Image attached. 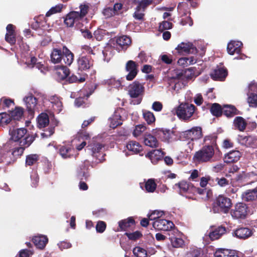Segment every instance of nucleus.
Segmentation results:
<instances>
[{
  "mask_svg": "<svg viewBox=\"0 0 257 257\" xmlns=\"http://www.w3.org/2000/svg\"><path fill=\"white\" fill-rule=\"evenodd\" d=\"M215 181L217 183V184L221 187L228 186L230 183L228 180L223 177L221 178L217 177L215 179Z\"/></svg>",
  "mask_w": 257,
  "mask_h": 257,
  "instance_id": "nucleus-53",
  "label": "nucleus"
},
{
  "mask_svg": "<svg viewBox=\"0 0 257 257\" xmlns=\"http://www.w3.org/2000/svg\"><path fill=\"white\" fill-rule=\"evenodd\" d=\"M153 226L157 230L168 231L174 227V224L171 221L160 218L153 222Z\"/></svg>",
  "mask_w": 257,
  "mask_h": 257,
  "instance_id": "nucleus-12",
  "label": "nucleus"
},
{
  "mask_svg": "<svg viewBox=\"0 0 257 257\" xmlns=\"http://www.w3.org/2000/svg\"><path fill=\"white\" fill-rule=\"evenodd\" d=\"M235 127L240 132H243L246 127V121L241 116H236L233 120Z\"/></svg>",
  "mask_w": 257,
  "mask_h": 257,
  "instance_id": "nucleus-32",
  "label": "nucleus"
},
{
  "mask_svg": "<svg viewBox=\"0 0 257 257\" xmlns=\"http://www.w3.org/2000/svg\"><path fill=\"white\" fill-rule=\"evenodd\" d=\"M80 11V12H76L78 17L80 18H84V17L87 14L89 10V6L87 5L84 4L81 5L79 6Z\"/></svg>",
  "mask_w": 257,
  "mask_h": 257,
  "instance_id": "nucleus-48",
  "label": "nucleus"
},
{
  "mask_svg": "<svg viewBox=\"0 0 257 257\" xmlns=\"http://www.w3.org/2000/svg\"><path fill=\"white\" fill-rule=\"evenodd\" d=\"M49 123L48 115L46 113H42L38 118V124L40 128L45 127Z\"/></svg>",
  "mask_w": 257,
  "mask_h": 257,
  "instance_id": "nucleus-35",
  "label": "nucleus"
},
{
  "mask_svg": "<svg viewBox=\"0 0 257 257\" xmlns=\"http://www.w3.org/2000/svg\"><path fill=\"white\" fill-rule=\"evenodd\" d=\"M157 187V184L153 179H149L145 183V188L148 192H154Z\"/></svg>",
  "mask_w": 257,
  "mask_h": 257,
  "instance_id": "nucleus-41",
  "label": "nucleus"
},
{
  "mask_svg": "<svg viewBox=\"0 0 257 257\" xmlns=\"http://www.w3.org/2000/svg\"><path fill=\"white\" fill-rule=\"evenodd\" d=\"M242 45L240 42L232 41L230 42L227 47V52L229 54L233 55L234 54H239L241 52L240 46Z\"/></svg>",
  "mask_w": 257,
  "mask_h": 257,
  "instance_id": "nucleus-24",
  "label": "nucleus"
},
{
  "mask_svg": "<svg viewBox=\"0 0 257 257\" xmlns=\"http://www.w3.org/2000/svg\"><path fill=\"white\" fill-rule=\"evenodd\" d=\"M104 147V144L93 140L89 143L87 147L91 151V155L98 160L99 162H102L105 160V154L102 151Z\"/></svg>",
  "mask_w": 257,
  "mask_h": 257,
  "instance_id": "nucleus-8",
  "label": "nucleus"
},
{
  "mask_svg": "<svg viewBox=\"0 0 257 257\" xmlns=\"http://www.w3.org/2000/svg\"><path fill=\"white\" fill-rule=\"evenodd\" d=\"M39 156L37 154H30L26 156V164L28 166H32L37 162Z\"/></svg>",
  "mask_w": 257,
  "mask_h": 257,
  "instance_id": "nucleus-40",
  "label": "nucleus"
},
{
  "mask_svg": "<svg viewBox=\"0 0 257 257\" xmlns=\"http://www.w3.org/2000/svg\"><path fill=\"white\" fill-rule=\"evenodd\" d=\"M1 101L3 102V106L4 107L9 108L11 105H14L15 104L14 100L11 98L3 97L1 98Z\"/></svg>",
  "mask_w": 257,
  "mask_h": 257,
  "instance_id": "nucleus-59",
  "label": "nucleus"
},
{
  "mask_svg": "<svg viewBox=\"0 0 257 257\" xmlns=\"http://www.w3.org/2000/svg\"><path fill=\"white\" fill-rule=\"evenodd\" d=\"M103 14L107 18H110L115 15L113 8L110 7L105 8L103 11Z\"/></svg>",
  "mask_w": 257,
  "mask_h": 257,
  "instance_id": "nucleus-63",
  "label": "nucleus"
},
{
  "mask_svg": "<svg viewBox=\"0 0 257 257\" xmlns=\"http://www.w3.org/2000/svg\"><path fill=\"white\" fill-rule=\"evenodd\" d=\"M180 139L182 141H188L187 146L191 151L194 149V141H196L203 137L202 128L201 126H193L190 129L182 132L180 133Z\"/></svg>",
  "mask_w": 257,
  "mask_h": 257,
  "instance_id": "nucleus-4",
  "label": "nucleus"
},
{
  "mask_svg": "<svg viewBox=\"0 0 257 257\" xmlns=\"http://www.w3.org/2000/svg\"><path fill=\"white\" fill-rule=\"evenodd\" d=\"M245 146L253 148H257V137L253 138L251 136H245L243 138Z\"/></svg>",
  "mask_w": 257,
  "mask_h": 257,
  "instance_id": "nucleus-36",
  "label": "nucleus"
},
{
  "mask_svg": "<svg viewBox=\"0 0 257 257\" xmlns=\"http://www.w3.org/2000/svg\"><path fill=\"white\" fill-rule=\"evenodd\" d=\"M227 74V70L224 66H217L210 74V76L214 80L223 81L226 77Z\"/></svg>",
  "mask_w": 257,
  "mask_h": 257,
  "instance_id": "nucleus-15",
  "label": "nucleus"
},
{
  "mask_svg": "<svg viewBox=\"0 0 257 257\" xmlns=\"http://www.w3.org/2000/svg\"><path fill=\"white\" fill-rule=\"evenodd\" d=\"M153 2L154 0H141L140 3L137 7H138V9L142 10V12H145L147 7L152 5Z\"/></svg>",
  "mask_w": 257,
  "mask_h": 257,
  "instance_id": "nucleus-50",
  "label": "nucleus"
},
{
  "mask_svg": "<svg viewBox=\"0 0 257 257\" xmlns=\"http://www.w3.org/2000/svg\"><path fill=\"white\" fill-rule=\"evenodd\" d=\"M210 111L213 116L219 117L222 115L223 107L219 103H214L211 104Z\"/></svg>",
  "mask_w": 257,
  "mask_h": 257,
  "instance_id": "nucleus-34",
  "label": "nucleus"
},
{
  "mask_svg": "<svg viewBox=\"0 0 257 257\" xmlns=\"http://www.w3.org/2000/svg\"><path fill=\"white\" fill-rule=\"evenodd\" d=\"M196 106L189 103H182L177 107L176 113L178 117L185 121L191 120L196 109Z\"/></svg>",
  "mask_w": 257,
  "mask_h": 257,
  "instance_id": "nucleus-5",
  "label": "nucleus"
},
{
  "mask_svg": "<svg viewBox=\"0 0 257 257\" xmlns=\"http://www.w3.org/2000/svg\"><path fill=\"white\" fill-rule=\"evenodd\" d=\"M74 149L70 145L60 146L59 154L63 159L70 158L73 156Z\"/></svg>",
  "mask_w": 257,
  "mask_h": 257,
  "instance_id": "nucleus-23",
  "label": "nucleus"
},
{
  "mask_svg": "<svg viewBox=\"0 0 257 257\" xmlns=\"http://www.w3.org/2000/svg\"><path fill=\"white\" fill-rule=\"evenodd\" d=\"M171 242L174 247H179L184 244V240L180 238L174 237L172 239Z\"/></svg>",
  "mask_w": 257,
  "mask_h": 257,
  "instance_id": "nucleus-62",
  "label": "nucleus"
},
{
  "mask_svg": "<svg viewBox=\"0 0 257 257\" xmlns=\"http://www.w3.org/2000/svg\"><path fill=\"white\" fill-rule=\"evenodd\" d=\"M68 81L69 83H82L85 81V77L84 76H77L74 74H72L70 76L68 77Z\"/></svg>",
  "mask_w": 257,
  "mask_h": 257,
  "instance_id": "nucleus-44",
  "label": "nucleus"
},
{
  "mask_svg": "<svg viewBox=\"0 0 257 257\" xmlns=\"http://www.w3.org/2000/svg\"><path fill=\"white\" fill-rule=\"evenodd\" d=\"M124 234L130 240L133 241L139 239L143 236L142 233L139 231H136L132 233L125 232Z\"/></svg>",
  "mask_w": 257,
  "mask_h": 257,
  "instance_id": "nucleus-47",
  "label": "nucleus"
},
{
  "mask_svg": "<svg viewBox=\"0 0 257 257\" xmlns=\"http://www.w3.org/2000/svg\"><path fill=\"white\" fill-rule=\"evenodd\" d=\"M6 41L10 43L11 45H13L16 43V34H6L5 36Z\"/></svg>",
  "mask_w": 257,
  "mask_h": 257,
  "instance_id": "nucleus-58",
  "label": "nucleus"
},
{
  "mask_svg": "<svg viewBox=\"0 0 257 257\" xmlns=\"http://www.w3.org/2000/svg\"><path fill=\"white\" fill-rule=\"evenodd\" d=\"M133 17L137 20L143 22L145 21V13L142 12V10L136 7Z\"/></svg>",
  "mask_w": 257,
  "mask_h": 257,
  "instance_id": "nucleus-45",
  "label": "nucleus"
},
{
  "mask_svg": "<svg viewBox=\"0 0 257 257\" xmlns=\"http://www.w3.org/2000/svg\"><path fill=\"white\" fill-rule=\"evenodd\" d=\"M32 241L37 248L43 249L48 242V238L45 235H38L34 236Z\"/></svg>",
  "mask_w": 257,
  "mask_h": 257,
  "instance_id": "nucleus-22",
  "label": "nucleus"
},
{
  "mask_svg": "<svg viewBox=\"0 0 257 257\" xmlns=\"http://www.w3.org/2000/svg\"><path fill=\"white\" fill-rule=\"evenodd\" d=\"M242 199L245 201H250L255 200L256 198L251 189L248 190L242 194Z\"/></svg>",
  "mask_w": 257,
  "mask_h": 257,
  "instance_id": "nucleus-46",
  "label": "nucleus"
},
{
  "mask_svg": "<svg viewBox=\"0 0 257 257\" xmlns=\"http://www.w3.org/2000/svg\"><path fill=\"white\" fill-rule=\"evenodd\" d=\"M253 229L248 227L239 226L233 230V236L240 239H246L253 235Z\"/></svg>",
  "mask_w": 257,
  "mask_h": 257,
  "instance_id": "nucleus-13",
  "label": "nucleus"
},
{
  "mask_svg": "<svg viewBox=\"0 0 257 257\" xmlns=\"http://www.w3.org/2000/svg\"><path fill=\"white\" fill-rule=\"evenodd\" d=\"M173 27V24L170 22L164 21L160 23L159 26V31L163 32L165 30L172 29Z\"/></svg>",
  "mask_w": 257,
  "mask_h": 257,
  "instance_id": "nucleus-49",
  "label": "nucleus"
},
{
  "mask_svg": "<svg viewBox=\"0 0 257 257\" xmlns=\"http://www.w3.org/2000/svg\"><path fill=\"white\" fill-rule=\"evenodd\" d=\"M180 24L182 26H185L188 24L190 26H192L193 24V21L190 16L182 18L181 19Z\"/></svg>",
  "mask_w": 257,
  "mask_h": 257,
  "instance_id": "nucleus-61",
  "label": "nucleus"
},
{
  "mask_svg": "<svg viewBox=\"0 0 257 257\" xmlns=\"http://www.w3.org/2000/svg\"><path fill=\"white\" fill-rule=\"evenodd\" d=\"M97 232L102 233L106 229V223L103 221H98L95 226Z\"/></svg>",
  "mask_w": 257,
  "mask_h": 257,
  "instance_id": "nucleus-51",
  "label": "nucleus"
},
{
  "mask_svg": "<svg viewBox=\"0 0 257 257\" xmlns=\"http://www.w3.org/2000/svg\"><path fill=\"white\" fill-rule=\"evenodd\" d=\"M232 206L230 198L223 195H220L215 199L213 203V209L214 212L227 213Z\"/></svg>",
  "mask_w": 257,
  "mask_h": 257,
  "instance_id": "nucleus-6",
  "label": "nucleus"
},
{
  "mask_svg": "<svg viewBox=\"0 0 257 257\" xmlns=\"http://www.w3.org/2000/svg\"><path fill=\"white\" fill-rule=\"evenodd\" d=\"M24 101L26 103L29 114L33 116L35 112L38 110L37 99L31 93L24 98Z\"/></svg>",
  "mask_w": 257,
  "mask_h": 257,
  "instance_id": "nucleus-10",
  "label": "nucleus"
},
{
  "mask_svg": "<svg viewBox=\"0 0 257 257\" xmlns=\"http://www.w3.org/2000/svg\"><path fill=\"white\" fill-rule=\"evenodd\" d=\"M110 127L112 128L122 124L121 116L118 110L115 111L113 114L109 118Z\"/></svg>",
  "mask_w": 257,
  "mask_h": 257,
  "instance_id": "nucleus-26",
  "label": "nucleus"
},
{
  "mask_svg": "<svg viewBox=\"0 0 257 257\" xmlns=\"http://www.w3.org/2000/svg\"><path fill=\"white\" fill-rule=\"evenodd\" d=\"M105 35L104 31L102 29H98L94 33V37L97 40L101 41L102 40Z\"/></svg>",
  "mask_w": 257,
  "mask_h": 257,
  "instance_id": "nucleus-64",
  "label": "nucleus"
},
{
  "mask_svg": "<svg viewBox=\"0 0 257 257\" xmlns=\"http://www.w3.org/2000/svg\"><path fill=\"white\" fill-rule=\"evenodd\" d=\"M89 162L85 161L83 164L81 166L80 170L78 172L77 177L80 180L84 179L86 180L88 178L89 175L88 172V166Z\"/></svg>",
  "mask_w": 257,
  "mask_h": 257,
  "instance_id": "nucleus-31",
  "label": "nucleus"
},
{
  "mask_svg": "<svg viewBox=\"0 0 257 257\" xmlns=\"http://www.w3.org/2000/svg\"><path fill=\"white\" fill-rule=\"evenodd\" d=\"M241 153L237 150L230 151L225 155L224 162L230 164L237 162L241 157Z\"/></svg>",
  "mask_w": 257,
  "mask_h": 257,
  "instance_id": "nucleus-19",
  "label": "nucleus"
},
{
  "mask_svg": "<svg viewBox=\"0 0 257 257\" xmlns=\"http://www.w3.org/2000/svg\"><path fill=\"white\" fill-rule=\"evenodd\" d=\"M116 44L122 49L126 50L132 43L131 39L126 35H122L116 38Z\"/></svg>",
  "mask_w": 257,
  "mask_h": 257,
  "instance_id": "nucleus-28",
  "label": "nucleus"
},
{
  "mask_svg": "<svg viewBox=\"0 0 257 257\" xmlns=\"http://www.w3.org/2000/svg\"><path fill=\"white\" fill-rule=\"evenodd\" d=\"M133 253L136 257H147V252L142 247L140 246L135 247L133 250Z\"/></svg>",
  "mask_w": 257,
  "mask_h": 257,
  "instance_id": "nucleus-43",
  "label": "nucleus"
},
{
  "mask_svg": "<svg viewBox=\"0 0 257 257\" xmlns=\"http://www.w3.org/2000/svg\"><path fill=\"white\" fill-rule=\"evenodd\" d=\"M143 117L148 124H151L155 121V117L153 112L148 110L143 111Z\"/></svg>",
  "mask_w": 257,
  "mask_h": 257,
  "instance_id": "nucleus-37",
  "label": "nucleus"
},
{
  "mask_svg": "<svg viewBox=\"0 0 257 257\" xmlns=\"http://www.w3.org/2000/svg\"><path fill=\"white\" fill-rule=\"evenodd\" d=\"M126 148L134 154H139L143 151V147L139 143L135 141L128 142L126 145Z\"/></svg>",
  "mask_w": 257,
  "mask_h": 257,
  "instance_id": "nucleus-30",
  "label": "nucleus"
},
{
  "mask_svg": "<svg viewBox=\"0 0 257 257\" xmlns=\"http://www.w3.org/2000/svg\"><path fill=\"white\" fill-rule=\"evenodd\" d=\"M135 225V221L132 217H130L118 222V226L121 231H126L128 228Z\"/></svg>",
  "mask_w": 257,
  "mask_h": 257,
  "instance_id": "nucleus-29",
  "label": "nucleus"
},
{
  "mask_svg": "<svg viewBox=\"0 0 257 257\" xmlns=\"http://www.w3.org/2000/svg\"><path fill=\"white\" fill-rule=\"evenodd\" d=\"M146 130L147 126L145 124L137 125L133 132V135L136 138L139 137L141 136Z\"/></svg>",
  "mask_w": 257,
  "mask_h": 257,
  "instance_id": "nucleus-39",
  "label": "nucleus"
},
{
  "mask_svg": "<svg viewBox=\"0 0 257 257\" xmlns=\"http://www.w3.org/2000/svg\"><path fill=\"white\" fill-rule=\"evenodd\" d=\"M87 98L85 97H79L75 99V104L77 107H84L86 105V100Z\"/></svg>",
  "mask_w": 257,
  "mask_h": 257,
  "instance_id": "nucleus-57",
  "label": "nucleus"
},
{
  "mask_svg": "<svg viewBox=\"0 0 257 257\" xmlns=\"http://www.w3.org/2000/svg\"><path fill=\"white\" fill-rule=\"evenodd\" d=\"M248 211L247 205L242 202L237 203L230 211V214L233 218L244 219L246 218Z\"/></svg>",
  "mask_w": 257,
  "mask_h": 257,
  "instance_id": "nucleus-9",
  "label": "nucleus"
},
{
  "mask_svg": "<svg viewBox=\"0 0 257 257\" xmlns=\"http://www.w3.org/2000/svg\"><path fill=\"white\" fill-rule=\"evenodd\" d=\"M62 7L60 6H56L51 8L46 13V17H50L51 15L60 12L61 11Z\"/></svg>",
  "mask_w": 257,
  "mask_h": 257,
  "instance_id": "nucleus-60",
  "label": "nucleus"
},
{
  "mask_svg": "<svg viewBox=\"0 0 257 257\" xmlns=\"http://www.w3.org/2000/svg\"><path fill=\"white\" fill-rule=\"evenodd\" d=\"M215 257H238L234 250L219 248L214 252Z\"/></svg>",
  "mask_w": 257,
  "mask_h": 257,
  "instance_id": "nucleus-21",
  "label": "nucleus"
},
{
  "mask_svg": "<svg viewBox=\"0 0 257 257\" xmlns=\"http://www.w3.org/2000/svg\"><path fill=\"white\" fill-rule=\"evenodd\" d=\"M179 53H196L197 49L191 43H181L176 48Z\"/></svg>",
  "mask_w": 257,
  "mask_h": 257,
  "instance_id": "nucleus-17",
  "label": "nucleus"
},
{
  "mask_svg": "<svg viewBox=\"0 0 257 257\" xmlns=\"http://www.w3.org/2000/svg\"><path fill=\"white\" fill-rule=\"evenodd\" d=\"M143 136V142L146 146L151 148H157L159 146L156 138L151 134L146 133Z\"/></svg>",
  "mask_w": 257,
  "mask_h": 257,
  "instance_id": "nucleus-20",
  "label": "nucleus"
},
{
  "mask_svg": "<svg viewBox=\"0 0 257 257\" xmlns=\"http://www.w3.org/2000/svg\"><path fill=\"white\" fill-rule=\"evenodd\" d=\"M70 74V70L66 66H62L57 71V74L61 80L67 78Z\"/></svg>",
  "mask_w": 257,
  "mask_h": 257,
  "instance_id": "nucleus-38",
  "label": "nucleus"
},
{
  "mask_svg": "<svg viewBox=\"0 0 257 257\" xmlns=\"http://www.w3.org/2000/svg\"><path fill=\"white\" fill-rule=\"evenodd\" d=\"M51 61L54 64L61 63L70 66L74 60V54L68 48L63 46L62 48H53L50 55Z\"/></svg>",
  "mask_w": 257,
  "mask_h": 257,
  "instance_id": "nucleus-2",
  "label": "nucleus"
},
{
  "mask_svg": "<svg viewBox=\"0 0 257 257\" xmlns=\"http://www.w3.org/2000/svg\"><path fill=\"white\" fill-rule=\"evenodd\" d=\"M154 135L163 141H168L171 138V131L163 128L153 130Z\"/></svg>",
  "mask_w": 257,
  "mask_h": 257,
  "instance_id": "nucleus-18",
  "label": "nucleus"
},
{
  "mask_svg": "<svg viewBox=\"0 0 257 257\" xmlns=\"http://www.w3.org/2000/svg\"><path fill=\"white\" fill-rule=\"evenodd\" d=\"M76 11H72L68 13L64 20V24L68 27H72L75 25V22L79 18Z\"/></svg>",
  "mask_w": 257,
  "mask_h": 257,
  "instance_id": "nucleus-27",
  "label": "nucleus"
},
{
  "mask_svg": "<svg viewBox=\"0 0 257 257\" xmlns=\"http://www.w3.org/2000/svg\"><path fill=\"white\" fill-rule=\"evenodd\" d=\"M226 232V228L222 225L217 227H212L209 233V237L211 240L219 239Z\"/></svg>",
  "mask_w": 257,
  "mask_h": 257,
  "instance_id": "nucleus-16",
  "label": "nucleus"
},
{
  "mask_svg": "<svg viewBox=\"0 0 257 257\" xmlns=\"http://www.w3.org/2000/svg\"><path fill=\"white\" fill-rule=\"evenodd\" d=\"M222 114L227 117H232L235 115L240 114L241 112L233 105H224Z\"/></svg>",
  "mask_w": 257,
  "mask_h": 257,
  "instance_id": "nucleus-25",
  "label": "nucleus"
},
{
  "mask_svg": "<svg viewBox=\"0 0 257 257\" xmlns=\"http://www.w3.org/2000/svg\"><path fill=\"white\" fill-rule=\"evenodd\" d=\"M27 148V147L24 146H20L19 147L15 148L12 152V155L15 157H20L23 154L25 148Z\"/></svg>",
  "mask_w": 257,
  "mask_h": 257,
  "instance_id": "nucleus-55",
  "label": "nucleus"
},
{
  "mask_svg": "<svg viewBox=\"0 0 257 257\" xmlns=\"http://www.w3.org/2000/svg\"><path fill=\"white\" fill-rule=\"evenodd\" d=\"M176 185H178L179 188H180V191L183 193L187 192L190 187V184L187 183L186 181H182L179 182L178 184H176Z\"/></svg>",
  "mask_w": 257,
  "mask_h": 257,
  "instance_id": "nucleus-52",
  "label": "nucleus"
},
{
  "mask_svg": "<svg viewBox=\"0 0 257 257\" xmlns=\"http://www.w3.org/2000/svg\"><path fill=\"white\" fill-rule=\"evenodd\" d=\"M139 64L133 60H128L125 64V70L128 72L126 79L132 81L135 79L139 72Z\"/></svg>",
  "mask_w": 257,
  "mask_h": 257,
  "instance_id": "nucleus-11",
  "label": "nucleus"
},
{
  "mask_svg": "<svg viewBox=\"0 0 257 257\" xmlns=\"http://www.w3.org/2000/svg\"><path fill=\"white\" fill-rule=\"evenodd\" d=\"M247 102L250 107H257V94L254 93H250L247 94Z\"/></svg>",
  "mask_w": 257,
  "mask_h": 257,
  "instance_id": "nucleus-42",
  "label": "nucleus"
},
{
  "mask_svg": "<svg viewBox=\"0 0 257 257\" xmlns=\"http://www.w3.org/2000/svg\"><path fill=\"white\" fill-rule=\"evenodd\" d=\"M79 70H86L93 66V60L90 56H82L77 60Z\"/></svg>",
  "mask_w": 257,
  "mask_h": 257,
  "instance_id": "nucleus-14",
  "label": "nucleus"
},
{
  "mask_svg": "<svg viewBox=\"0 0 257 257\" xmlns=\"http://www.w3.org/2000/svg\"><path fill=\"white\" fill-rule=\"evenodd\" d=\"M27 130L25 128L10 129V139L15 142H19L20 146L29 147L35 140L33 136L27 135Z\"/></svg>",
  "mask_w": 257,
  "mask_h": 257,
  "instance_id": "nucleus-3",
  "label": "nucleus"
},
{
  "mask_svg": "<svg viewBox=\"0 0 257 257\" xmlns=\"http://www.w3.org/2000/svg\"><path fill=\"white\" fill-rule=\"evenodd\" d=\"M145 89L144 84L136 80L128 86L127 93L131 98H137L141 97V98L137 100V104H140L142 101V97L145 93Z\"/></svg>",
  "mask_w": 257,
  "mask_h": 257,
  "instance_id": "nucleus-7",
  "label": "nucleus"
},
{
  "mask_svg": "<svg viewBox=\"0 0 257 257\" xmlns=\"http://www.w3.org/2000/svg\"><path fill=\"white\" fill-rule=\"evenodd\" d=\"M2 113H4V115H3V118L2 119V124H1V125L3 126L4 125L9 124L11 122L12 123H13L9 114H8L6 112H2Z\"/></svg>",
  "mask_w": 257,
  "mask_h": 257,
  "instance_id": "nucleus-56",
  "label": "nucleus"
},
{
  "mask_svg": "<svg viewBox=\"0 0 257 257\" xmlns=\"http://www.w3.org/2000/svg\"><path fill=\"white\" fill-rule=\"evenodd\" d=\"M24 114V108L21 107H16L14 110L10 112V116L13 122L15 123L16 120H19Z\"/></svg>",
  "mask_w": 257,
  "mask_h": 257,
  "instance_id": "nucleus-33",
  "label": "nucleus"
},
{
  "mask_svg": "<svg viewBox=\"0 0 257 257\" xmlns=\"http://www.w3.org/2000/svg\"><path fill=\"white\" fill-rule=\"evenodd\" d=\"M163 212L159 211L158 210H155L152 212L151 214L148 215V217L150 220L155 221L158 218H160V217L162 215Z\"/></svg>",
  "mask_w": 257,
  "mask_h": 257,
  "instance_id": "nucleus-54",
  "label": "nucleus"
},
{
  "mask_svg": "<svg viewBox=\"0 0 257 257\" xmlns=\"http://www.w3.org/2000/svg\"><path fill=\"white\" fill-rule=\"evenodd\" d=\"M217 138L213 135L205 136L203 142L206 145L195 153L194 160L199 163L211 162L214 155V148L217 146Z\"/></svg>",
  "mask_w": 257,
  "mask_h": 257,
  "instance_id": "nucleus-1",
  "label": "nucleus"
}]
</instances>
